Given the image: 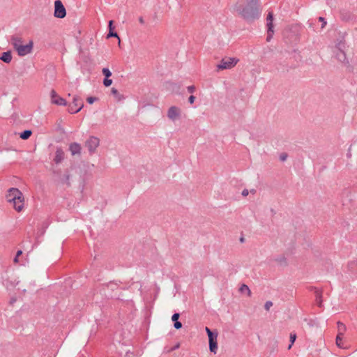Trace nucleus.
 I'll return each instance as SVG.
<instances>
[{
  "instance_id": "39448f33",
  "label": "nucleus",
  "mask_w": 357,
  "mask_h": 357,
  "mask_svg": "<svg viewBox=\"0 0 357 357\" xmlns=\"http://www.w3.org/2000/svg\"><path fill=\"white\" fill-rule=\"evenodd\" d=\"M84 107V103L80 97L75 96L73 97V103L69 105L68 112L71 114H75L79 112Z\"/></svg>"
},
{
  "instance_id": "8fccbe9b",
  "label": "nucleus",
  "mask_w": 357,
  "mask_h": 357,
  "mask_svg": "<svg viewBox=\"0 0 357 357\" xmlns=\"http://www.w3.org/2000/svg\"><path fill=\"white\" fill-rule=\"evenodd\" d=\"M346 17H347V15L342 16L343 20H348L349 19V17H348L347 18H346Z\"/></svg>"
},
{
  "instance_id": "a878e982",
  "label": "nucleus",
  "mask_w": 357,
  "mask_h": 357,
  "mask_svg": "<svg viewBox=\"0 0 357 357\" xmlns=\"http://www.w3.org/2000/svg\"><path fill=\"white\" fill-rule=\"evenodd\" d=\"M267 27H269L270 24H273V15L272 12H269L267 15Z\"/></svg>"
},
{
  "instance_id": "58836bf2",
  "label": "nucleus",
  "mask_w": 357,
  "mask_h": 357,
  "mask_svg": "<svg viewBox=\"0 0 357 357\" xmlns=\"http://www.w3.org/2000/svg\"><path fill=\"white\" fill-rule=\"evenodd\" d=\"M86 100H87V102L89 104H93L96 100V98H95V97H89V98H87Z\"/></svg>"
},
{
  "instance_id": "ea45409f",
  "label": "nucleus",
  "mask_w": 357,
  "mask_h": 357,
  "mask_svg": "<svg viewBox=\"0 0 357 357\" xmlns=\"http://www.w3.org/2000/svg\"><path fill=\"white\" fill-rule=\"evenodd\" d=\"M356 265H357V261H351L349 264V268L353 269Z\"/></svg>"
},
{
  "instance_id": "f3484780",
  "label": "nucleus",
  "mask_w": 357,
  "mask_h": 357,
  "mask_svg": "<svg viewBox=\"0 0 357 357\" xmlns=\"http://www.w3.org/2000/svg\"><path fill=\"white\" fill-rule=\"evenodd\" d=\"M345 48V43L344 40H340L337 42H336L335 45V50L334 52H340V51H344Z\"/></svg>"
},
{
  "instance_id": "f257e3e1",
  "label": "nucleus",
  "mask_w": 357,
  "mask_h": 357,
  "mask_svg": "<svg viewBox=\"0 0 357 357\" xmlns=\"http://www.w3.org/2000/svg\"><path fill=\"white\" fill-rule=\"evenodd\" d=\"M229 10L248 22L257 20L260 16L259 7L245 0H237L231 6Z\"/></svg>"
},
{
  "instance_id": "2f4dec72",
  "label": "nucleus",
  "mask_w": 357,
  "mask_h": 357,
  "mask_svg": "<svg viewBox=\"0 0 357 357\" xmlns=\"http://www.w3.org/2000/svg\"><path fill=\"white\" fill-rule=\"evenodd\" d=\"M112 84V80L109 78H105L103 80V84L105 86H109Z\"/></svg>"
},
{
  "instance_id": "7c9ffc66",
  "label": "nucleus",
  "mask_w": 357,
  "mask_h": 357,
  "mask_svg": "<svg viewBox=\"0 0 357 357\" xmlns=\"http://www.w3.org/2000/svg\"><path fill=\"white\" fill-rule=\"evenodd\" d=\"M272 306L273 302L271 301H266L264 304V308L266 311H268Z\"/></svg>"
},
{
  "instance_id": "a18cd8bd",
  "label": "nucleus",
  "mask_w": 357,
  "mask_h": 357,
  "mask_svg": "<svg viewBox=\"0 0 357 357\" xmlns=\"http://www.w3.org/2000/svg\"><path fill=\"white\" fill-rule=\"evenodd\" d=\"M179 347H180V344H179V343H177V344H176L174 347H172V348L169 351H169H174V350H175V349H178V348H179Z\"/></svg>"
},
{
  "instance_id": "4468645a",
  "label": "nucleus",
  "mask_w": 357,
  "mask_h": 357,
  "mask_svg": "<svg viewBox=\"0 0 357 357\" xmlns=\"http://www.w3.org/2000/svg\"><path fill=\"white\" fill-rule=\"evenodd\" d=\"M63 158H64L63 151L62 150L61 148H57L56 153H55V156L54 158V162L56 164H59L63 161Z\"/></svg>"
},
{
  "instance_id": "7ed1b4c3",
  "label": "nucleus",
  "mask_w": 357,
  "mask_h": 357,
  "mask_svg": "<svg viewBox=\"0 0 357 357\" xmlns=\"http://www.w3.org/2000/svg\"><path fill=\"white\" fill-rule=\"evenodd\" d=\"M238 62V59L234 57H225L223 58L219 64L217 65V70H223L226 69H231L234 67L237 63Z\"/></svg>"
},
{
  "instance_id": "f03ea898",
  "label": "nucleus",
  "mask_w": 357,
  "mask_h": 357,
  "mask_svg": "<svg viewBox=\"0 0 357 357\" xmlns=\"http://www.w3.org/2000/svg\"><path fill=\"white\" fill-rule=\"evenodd\" d=\"M284 37L289 43H296L300 38L298 26L292 25L289 26L284 31Z\"/></svg>"
},
{
  "instance_id": "72a5a7b5",
  "label": "nucleus",
  "mask_w": 357,
  "mask_h": 357,
  "mask_svg": "<svg viewBox=\"0 0 357 357\" xmlns=\"http://www.w3.org/2000/svg\"><path fill=\"white\" fill-rule=\"evenodd\" d=\"M174 326L176 329H180L182 328L181 322L176 321L174 322Z\"/></svg>"
},
{
  "instance_id": "aec40b11",
  "label": "nucleus",
  "mask_w": 357,
  "mask_h": 357,
  "mask_svg": "<svg viewBox=\"0 0 357 357\" xmlns=\"http://www.w3.org/2000/svg\"><path fill=\"white\" fill-rule=\"evenodd\" d=\"M315 294H316V302H317V304L319 307H321L322 306V295H321V291H320L318 289H316L315 290Z\"/></svg>"
},
{
  "instance_id": "c03bdc74",
  "label": "nucleus",
  "mask_w": 357,
  "mask_h": 357,
  "mask_svg": "<svg viewBox=\"0 0 357 357\" xmlns=\"http://www.w3.org/2000/svg\"><path fill=\"white\" fill-rule=\"evenodd\" d=\"M287 155L286 154H282L280 156V160L282 161H284L286 159H287Z\"/></svg>"
},
{
  "instance_id": "5701e85b",
  "label": "nucleus",
  "mask_w": 357,
  "mask_h": 357,
  "mask_svg": "<svg viewBox=\"0 0 357 357\" xmlns=\"http://www.w3.org/2000/svg\"><path fill=\"white\" fill-rule=\"evenodd\" d=\"M239 291L241 293H245V292L247 293L248 296H250L252 294L251 291L249 289L248 286L245 284H241V286L239 288Z\"/></svg>"
},
{
  "instance_id": "423d86ee",
  "label": "nucleus",
  "mask_w": 357,
  "mask_h": 357,
  "mask_svg": "<svg viewBox=\"0 0 357 357\" xmlns=\"http://www.w3.org/2000/svg\"><path fill=\"white\" fill-rule=\"evenodd\" d=\"M100 140L98 137L91 136L85 142V147L89 150L90 155L95 153L97 147L99 146Z\"/></svg>"
},
{
  "instance_id": "cd10ccee",
  "label": "nucleus",
  "mask_w": 357,
  "mask_h": 357,
  "mask_svg": "<svg viewBox=\"0 0 357 357\" xmlns=\"http://www.w3.org/2000/svg\"><path fill=\"white\" fill-rule=\"evenodd\" d=\"M102 73L105 76V78H109V77L112 76L111 71L109 70V69H108L107 68H102Z\"/></svg>"
},
{
  "instance_id": "b1692460",
  "label": "nucleus",
  "mask_w": 357,
  "mask_h": 357,
  "mask_svg": "<svg viewBox=\"0 0 357 357\" xmlns=\"http://www.w3.org/2000/svg\"><path fill=\"white\" fill-rule=\"evenodd\" d=\"M32 134V132L29 130H26L20 133V138L22 139H29Z\"/></svg>"
},
{
  "instance_id": "bb28decb",
  "label": "nucleus",
  "mask_w": 357,
  "mask_h": 357,
  "mask_svg": "<svg viewBox=\"0 0 357 357\" xmlns=\"http://www.w3.org/2000/svg\"><path fill=\"white\" fill-rule=\"evenodd\" d=\"M296 339V333H291L290 334V342L291 344L288 347V349H290L291 348L292 344L294 343Z\"/></svg>"
},
{
  "instance_id": "9b49d317",
  "label": "nucleus",
  "mask_w": 357,
  "mask_h": 357,
  "mask_svg": "<svg viewBox=\"0 0 357 357\" xmlns=\"http://www.w3.org/2000/svg\"><path fill=\"white\" fill-rule=\"evenodd\" d=\"M50 97H51V102L53 104L57 105H66L67 102L65 99L60 97L56 92L52 89L50 92Z\"/></svg>"
},
{
  "instance_id": "79ce46f5",
  "label": "nucleus",
  "mask_w": 357,
  "mask_h": 357,
  "mask_svg": "<svg viewBox=\"0 0 357 357\" xmlns=\"http://www.w3.org/2000/svg\"><path fill=\"white\" fill-rule=\"evenodd\" d=\"M113 21L112 20H110L109 22V24H108V27H109V30H113L114 29V26H113Z\"/></svg>"
},
{
  "instance_id": "603ef678",
  "label": "nucleus",
  "mask_w": 357,
  "mask_h": 357,
  "mask_svg": "<svg viewBox=\"0 0 357 357\" xmlns=\"http://www.w3.org/2000/svg\"><path fill=\"white\" fill-rule=\"evenodd\" d=\"M240 241H241V242H243L244 238H241Z\"/></svg>"
},
{
  "instance_id": "f8f14e48",
  "label": "nucleus",
  "mask_w": 357,
  "mask_h": 357,
  "mask_svg": "<svg viewBox=\"0 0 357 357\" xmlns=\"http://www.w3.org/2000/svg\"><path fill=\"white\" fill-rule=\"evenodd\" d=\"M69 150L73 155H79L81 154L82 147L77 142H73L70 144Z\"/></svg>"
},
{
  "instance_id": "6e6552de",
  "label": "nucleus",
  "mask_w": 357,
  "mask_h": 357,
  "mask_svg": "<svg viewBox=\"0 0 357 357\" xmlns=\"http://www.w3.org/2000/svg\"><path fill=\"white\" fill-rule=\"evenodd\" d=\"M167 117L172 121L178 120L181 116V109L176 106H172L167 111Z\"/></svg>"
},
{
  "instance_id": "49530a36",
  "label": "nucleus",
  "mask_w": 357,
  "mask_h": 357,
  "mask_svg": "<svg viewBox=\"0 0 357 357\" xmlns=\"http://www.w3.org/2000/svg\"><path fill=\"white\" fill-rule=\"evenodd\" d=\"M205 331L207 333L208 335L215 332V331H211L208 327L205 328Z\"/></svg>"
},
{
  "instance_id": "c756f323",
  "label": "nucleus",
  "mask_w": 357,
  "mask_h": 357,
  "mask_svg": "<svg viewBox=\"0 0 357 357\" xmlns=\"http://www.w3.org/2000/svg\"><path fill=\"white\" fill-rule=\"evenodd\" d=\"M69 179H70V175L68 174H65L63 178L61 180V182L63 183H66L68 185H70Z\"/></svg>"
},
{
  "instance_id": "f704fd0d",
  "label": "nucleus",
  "mask_w": 357,
  "mask_h": 357,
  "mask_svg": "<svg viewBox=\"0 0 357 357\" xmlns=\"http://www.w3.org/2000/svg\"><path fill=\"white\" fill-rule=\"evenodd\" d=\"M245 1L259 7V0H245Z\"/></svg>"
},
{
  "instance_id": "3c124183",
  "label": "nucleus",
  "mask_w": 357,
  "mask_h": 357,
  "mask_svg": "<svg viewBox=\"0 0 357 357\" xmlns=\"http://www.w3.org/2000/svg\"><path fill=\"white\" fill-rule=\"evenodd\" d=\"M346 17H347V15L342 16L343 20H348L349 19V17H348L347 18H346Z\"/></svg>"
},
{
  "instance_id": "ddd939ff",
  "label": "nucleus",
  "mask_w": 357,
  "mask_h": 357,
  "mask_svg": "<svg viewBox=\"0 0 357 357\" xmlns=\"http://www.w3.org/2000/svg\"><path fill=\"white\" fill-rule=\"evenodd\" d=\"M334 53H335V56L337 61L344 63V65L349 64V61L347 59L346 54H345L344 51L334 52Z\"/></svg>"
},
{
  "instance_id": "e433bc0d",
  "label": "nucleus",
  "mask_w": 357,
  "mask_h": 357,
  "mask_svg": "<svg viewBox=\"0 0 357 357\" xmlns=\"http://www.w3.org/2000/svg\"><path fill=\"white\" fill-rule=\"evenodd\" d=\"M187 90L189 93H192L195 91L196 88L194 85H191L187 87Z\"/></svg>"
},
{
  "instance_id": "de8ad7c7",
  "label": "nucleus",
  "mask_w": 357,
  "mask_h": 357,
  "mask_svg": "<svg viewBox=\"0 0 357 357\" xmlns=\"http://www.w3.org/2000/svg\"><path fill=\"white\" fill-rule=\"evenodd\" d=\"M139 23H140V24H144V22H144V20L143 17H139Z\"/></svg>"
},
{
  "instance_id": "6ab92c4d",
  "label": "nucleus",
  "mask_w": 357,
  "mask_h": 357,
  "mask_svg": "<svg viewBox=\"0 0 357 357\" xmlns=\"http://www.w3.org/2000/svg\"><path fill=\"white\" fill-rule=\"evenodd\" d=\"M111 93L118 101H121L124 99V96L120 94L118 90L115 88H112Z\"/></svg>"
},
{
  "instance_id": "0eeeda50",
  "label": "nucleus",
  "mask_w": 357,
  "mask_h": 357,
  "mask_svg": "<svg viewBox=\"0 0 357 357\" xmlns=\"http://www.w3.org/2000/svg\"><path fill=\"white\" fill-rule=\"evenodd\" d=\"M54 15L57 18H63L66 15V8L60 0H56L54 2Z\"/></svg>"
},
{
  "instance_id": "09e8293b",
  "label": "nucleus",
  "mask_w": 357,
  "mask_h": 357,
  "mask_svg": "<svg viewBox=\"0 0 357 357\" xmlns=\"http://www.w3.org/2000/svg\"><path fill=\"white\" fill-rule=\"evenodd\" d=\"M250 192L254 195V194L256 193V190L252 189V190H250Z\"/></svg>"
},
{
  "instance_id": "dca6fc26",
  "label": "nucleus",
  "mask_w": 357,
  "mask_h": 357,
  "mask_svg": "<svg viewBox=\"0 0 357 357\" xmlns=\"http://www.w3.org/2000/svg\"><path fill=\"white\" fill-rule=\"evenodd\" d=\"M0 59L6 63H9L12 60V54L10 52H5L2 54Z\"/></svg>"
},
{
  "instance_id": "37998d69",
  "label": "nucleus",
  "mask_w": 357,
  "mask_h": 357,
  "mask_svg": "<svg viewBox=\"0 0 357 357\" xmlns=\"http://www.w3.org/2000/svg\"><path fill=\"white\" fill-rule=\"evenodd\" d=\"M241 194H242V195H243V197H246V196H248V194H249V191H248V190H247V189H244V190L242 191V193H241Z\"/></svg>"
},
{
  "instance_id": "c85d7f7f",
  "label": "nucleus",
  "mask_w": 357,
  "mask_h": 357,
  "mask_svg": "<svg viewBox=\"0 0 357 357\" xmlns=\"http://www.w3.org/2000/svg\"><path fill=\"white\" fill-rule=\"evenodd\" d=\"M110 37H115V38H119L118 34L116 32H114L113 30H109V33L107 34V38H110ZM120 40V39H119ZM119 43L120 44V41L119 42Z\"/></svg>"
},
{
  "instance_id": "c9c22d12",
  "label": "nucleus",
  "mask_w": 357,
  "mask_h": 357,
  "mask_svg": "<svg viewBox=\"0 0 357 357\" xmlns=\"http://www.w3.org/2000/svg\"><path fill=\"white\" fill-rule=\"evenodd\" d=\"M22 254V250H18L17 252V254H16V256L14 258V262L15 263H17L19 261V257Z\"/></svg>"
},
{
  "instance_id": "473e14b6",
  "label": "nucleus",
  "mask_w": 357,
  "mask_h": 357,
  "mask_svg": "<svg viewBox=\"0 0 357 357\" xmlns=\"http://www.w3.org/2000/svg\"><path fill=\"white\" fill-rule=\"evenodd\" d=\"M180 317V314L179 313H174L172 317V321H178V319Z\"/></svg>"
},
{
  "instance_id": "a19ab883",
  "label": "nucleus",
  "mask_w": 357,
  "mask_h": 357,
  "mask_svg": "<svg viewBox=\"0 0 357 357\" xmlns=\"http://www.w3.org/2000/svg\"><path fill=\"white\" fill-rule=\"evenodd\" d=\"M195 100V97L194 96H190L188 98V101L190 104H193Z\"/></svg>"
},
{
  "instance_id": "4c0bfd02",
  "label": "nucleus",
  "mask_w": 357,
  "mask_h": 357,
  "mask_svg": "<svg viewBox=\"0 0 357 357\" xmlns=\"http://www.w3.org/2000/svg\"><path fill=\"white\" fill-rule=\"evenodd\" d=\"M319 21H320L321 23H322L321 29L324 28V26L326 24V22L325 19L324 17H319Z\"/></svg>"
},
{
  "instance_id": "393cba45",
  "label": "nucleus",
  "mask_w": 357,
  "mask_h": 357,
  "mask_svg": "<svg viewBox=\"0 0 357 357\" xmlns=\"http://www.w3.org/2000/svg\"><path fill=\"white\" fill-rule=\"evenodd\" d=\"M342 337H343L342 335H340L338 333L336 337V340H335L336 344L340 348H342Z\"/></svg>"
},
{
  "instance_id": "2eb2a0df",
  "label": "nucleus",
  "mask_w": 357,
  "mask_h": 357,
  "mask_svg": "<svg viewBox=\"0 0 357 357\" xmlns=\"http://www.w3.org/2000/svg\"><path fill=\"white\" fill-rule=\"evenodd\" d=\"M13 205V207L17 211L20 212L24 208V198L23 197V199H21V202H18L17 200L15 201V202H13L11 204Z\"/></svg>"
},
{
  "instance_id": "20e7f679",
  "label": "nucleus",
  "mask_w": 357,
  "mask_h": 357,
  "mask_svg": "<svg viewBox=\"0 0 357 357\" xmlns=\"http://www.w3.org/2000/svg\"><path fill=\"white\" fill-rule=\"evenodd\" d=\"M23 196L22 192L20 190L15 188H11L8 191L6 199L8 202L11 204L16 200L20 202L21 199H23Z\"/></svg>"
},
{
  "instance_id": "9d476101",
  "label": "nucleus",
  "mask_w": 357,
  "mask_h": 357,
  "mask_svg": "<svg viewBox=\"0 0 357 357\" xmlns=\"http://www.w3.org/2000/svg\"><path fill=\"white\" fill-rule=\"evenodd\" d=\"M33 48V42L30 41L29 44L27 45H20L19 47H17L15 50L17 52V54L21 56H25L27 54L30 53Z\"/></svg>"
},
{
  "instance_id": "a211bd4d",
  "label": "nucleus",
  "mask_w": 357,
  "mask_h": 357,
  "mask_svg": "<svg viewBox=\"0 0 357 357\" xmlns=\"http://www.w3.org/2000/svg\"><path fill=\"white\" fill-rule=\"evenodd\" d=\"M337 331H338L337 333L340 335H344V332L347 331V327H346L345 324H344L341 321H337Z\"/></svg>"
},
{
  "instance_id": "1a4fd4ad",
  "label": "nucleus",
  "mask_w": 357,
  "mask_h": 357,
  "mask_svg": "<svg viewBox=\"0 0 357 357\" xmlns=\"http://www.w3.org/2000/svg\"><path fill=\"white\" fill-rule=\"evenodd\" d=\"M218 333L217 331L208 335L209 349L211 352L214 354H216L218 349Z\"/></svg>"
},
{
  "instance_id": "4be33fe9",
  "label": "nucleus",
  "mask_w": 357,
  "mask_h": 357,
  "mask_svg": "<svg viewBox=\"0 0 357 357\" xmlns=\"http://www.w3.org/2000/svg\"><path fill=\"white\" fill-rule=\"evenodd\" d=\"M267 37H266V41L269 42L271 39L273 37L274 31H273V24H270L269 27H267Z\"/></svg>"
},
{
  "instance_id": "412c9836",
  "label": "nucleus",
  "mask_w": 357,
  "mask_h": 357,
  "mask_svg": "<svg viewBox=\"0 0 357 357\" xmlns=\"http://www.w3.org/2000/svg\"><path fill=\"white\" fill-rule=\"evenodd\" d=\"M12 44L14 48L16 50L17 47L22 45V39L20 38L13 36L11 38Z\"/></svg>"
}]
</instances>
